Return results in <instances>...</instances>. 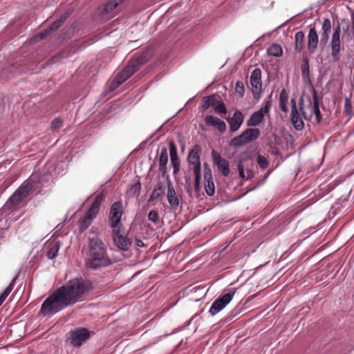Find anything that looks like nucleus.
<instances>
[{
    "label": "nucleus",
    "mask_w": 354,
    "mask_h": 354,
    "mask_svg": "<svg viewBox=\"0 0 354 354\" xmlns=\"http://www.w3.org/2000/svg\"><path fill=\"white\" fill-rule=\"evenodd\" d=\"M88 254L85 265L92 270H97L112 264V261L106 253V248L98 236H88Z\"/></svg>",
    "instance_id": "1"
},
{
    "label": "nucleus",
    "mask_w": 354,
    "mask_h": 354,
    "mask_svg": "<svg viewBox=\"0 0 354 354\" xmlns=\"http://www.w3.org/2000/svg\"><path fill=\"white\" fill-rule=\"evenodd\" d=\"M92 288L93 286L90 281L76 278L69 280L65 285L57 289L68 305L71 306L76 304L86 292Z\"/></svg>",
    "instance_id": "2"
},
{
    "label": "nucleus",
    "mask_w": 354,
    "mask_h": 354,
    "mask_svg": "<svg viewBox=\"0 0 354 354\" xmlns=\"http://www.w3.org/2000/svg\"><path fill=\"white\" fill-rule=\"evenodd\" d=\"M299 109L304 119L309 120L315 115L317 121L321 119L319 108V98L315 90L312 88V97L302 95L299 101Z\"/></svg>",
    "instance_id": "3"
},
{
    "label": "nucleus",
    "mask_w": 354,
    "mask_h": 354,
    "mask_svg": "<svg viewBox=\"0 0 354 354\" xmlns=\"http://www.w3.org/2000/svg\"><path fill=\"white\" fill-rule=\"evenodd\" d=\"M68 306V304L57 289L41 304L39 314L43 316L53 315Z\"/></svg>",
    "instance_id": "4"
},
{
    "label": "nucleus",
    "mask_w": 354,
    "mask_h": 354,
    "mask_svg": "<svg viewBox=\"0 0 354 354\" xmlns=\"http://www.w3.org/2000/svg\"><path fill=\"white\" fill-rule=\"evenodd\" d=\"M260 136V131L257 128H248L241 134L232 138L229 145L232 147L243 146L251 141L256 140Z\"/></svg>",
    "instance_id": "5"
},
{
    "label": "nucleus",
    "mask_w": 354,
    "mask_h": 354,
    "mask_svg": "<svg viewBox=\"0 0 354 354\" xmlns=\"http://www.w3.org/2000/svg\"><path fill=\"white\" fill-rule=\"evenodd\" d=\"M124 214V207L121 201L113 203L109 209V225L111 230L122 228L121 218Z\"/></svg>",
    "instance_id": "6"
},
{
    "label": "nucleus",
    "mask_w": 354,
    "mask_h": 354,
    "mask_svg": "<svg viewBox=\"0 0 354 354\" xmlns=\"http://www.w3.org/2000/svg\"><path fill=\"white\" fill-rule=\"evenodd\" d=\"M91 332L86 328H78L69 332L66 342L74 347L81 346L90 338Z\"/></svg>",
    "instance_id": "7"
},
{
    "label": "nucleus",
    "mask_w": 354,
    "mask_h": 354,
    "mask_svg": "<svg viewBox=\"0 0 354 354\" xmlns=\"http://www.w3.org/2000/svg\"><path fill=\"white\" fill-rule=\"evenodd\" d=\"M236 292L235 288H231L229 291L220 296L212 304L209 313L211 315H215L221 311L232 299Z\"/></svg>",
    "instance_id": "8"
},
{
    "label": "nucleus",
    "mask_w": 354,
    "mask_h": 354,
    "mask_svg": "<svg viewBox=\"0 0 354 354\" xmlns=\"http://www.w3.org/2000/svg\"><path fill=\"white\" fill-rule=\"evenodd\" d=\"M331 29V24L329 19H325L322 28V34L321 39L319 41V46L322 48L320 57L322 59V63L323 65L327 64V59H324V56L325 54V50H328L329 48V46H328V41L329 39V32Z\"/></svg>",
    "instance_id": "9"
},
{
    "label": "nucleus",
    "mask_w": 354,
    "mask_h": 354,
    "mask_svg": "<svg viewBox=\"0 0 354 354\" xmlns=\"http://www.w3.org/2000/svg\"><path fill=\"white\" fill-rule=\"evenodd\" d=\"M271 95H270L265 106L253 113L247 120L248 127H256L264 120L265 115L268 113L271 106Z\"/></svg>",
    "instance_id": "10"
},
{
    "label": "nucleus",
    "mask_w": 354,
    "mask_h": 354,
    "mask_svg": "<svg viewBox=\"0 0 354 354\" xmlns=\"http://www.w3.org/2000/svg\"><path fill=\"white\" fill-rule=\"evenodd\" d=\"M201 153V147L198 144L194 145L189 152L187 162L189 165L193 166L194 173L201 171V164L200 160Z\"/></svg>",
    "instance_id": "11"
},
{
    "label": "nucleus",
    "mask_w": 354,
    "mask_h": 354,
    "mask_svg": "<svg viewBox=\"0 0 354 354\" xmlns=\"http://www.w3.org/2000/svg\"><path fill=\"white\" fill-rule=\"evenodd\" d=\"M122 228L112 230V237L115 245L118 249L127 251L129 250L131 245V240L121 234Z\"/></svg>",
    "instance_id": "12"
},
{
    "label": "nucleus",
    "mask_w": 354,
    "mask_h": 354,
    "mask_svg": "<svg viewBox=\"0 0 354 354\" xmlns=\"http://www.w3.org/2000/svg\"><path fill=\"white\" fill-rule=\"evenodd\" d=\"M205 190L209 196H212L215 193V185L213 181L212 172L210 167L207 162L203 164Z\"/></svg>",
    "instance_id": "13"
},
{
    "label": "nucleus",
    "mask_w": 354,
    "mask_h": 354,
    "mask_svg": "<svg viewBox=\"0 0 354 354\" xmlns=\"http://www.w3.org/2000/svg\"><path fill=\"white\" fill-rule=\"evenodd\" d=\"M212 156L214 165L217 167L218 169L221 171L224 176H227L230 171L229 162L222 158L221 154L215 150L212 151Z\"/></svg>",
    "instance_id": "14"
},
{
    "label": "nucleus",
    "mask_w": 354,
    "mask_h": 354,
    "mask_svg": "<svg viewBox=\"0 0 354 354\" xmlns=\"http://www.w3.org/2000/svg\"><path fill=\"white\" fill-rule=\"evenodd\" d=\"M291 105V113H290V120L292 123L294 128L297 131H301L304 127V122L303 120L299 117V111L297 107V103L295 100L291 99L290 100Z\"/></svg>",
    "instance_id": "15"
},
{
    "label": "nucleus",
    "mask_w": 354,
    "mask_h": 354,
    "mask_svg": "<svg viewBox=\"0 0 354 354\" xmlns=\"http://www.w3.org/2000/svg\"><path fill=\"white\" fill-rule=\"evenodd\" d=\"M243 115L240 111H236L232 118H227L231 132H236L239 130L243 122Z\"/></svg>",
    "instance_id": "16"
},
{
    "label": "nucleus",
    "mask_w": 354,
    "mask_h": 354,
    "mask_svg": "<svg viewBox=\"0 0 354 354\" xmlns=\"http://www.w3.org/2000/svg\"><path fill=\"white\" fill-rule=\"evenodd\" d=\"M169 155L171 162L173 167V174H177L180 171V160L178 156L177 147L173 140H171L169 144Z\"/></svg>",
    "instance_id": "17"
},
{
    "label": "nucleus",
    "mask_w": 354,
    "mask_h": 354,
    "mask_svg": "<svg viewBox=\"0 0 354 354\" xmlns=\"http://www.w3.org/2000/svg\"><path fill=\"white\" fill-rule=\"evenodd\" d=\"M167 198L171 208L176 210L179 206V198L170 180L167 183Z\"/></svg>",
    "instance_id": "18"
},
{
    "label": "nucleus",
    "mask_w": 354,
    "mask_h": 354,
    "mask_svg": "<svg viewBox=\"0 0 354 354\" xmlns=\"http://www.w3.org/2000/svg\"><path fill=\"white\" fill-rule=\"evenodd\" d=\"M70 12H64L57 20L55 21L44 32H40L39 35L41 39L46 37L48 35L57 30L62 24L69 17Z\"/></svg>",
    "instance_id": "19"
},
{
    "label": "nucleus",
    "mask_w": 354,
    "mask_h": 354,
    "mask_svg": "<svg viewBox=\"0 0 354 354\" xmlns=\"http://www.w3.org/2000/svg\"><path fill=\"white\" fill-rule=\"evenodd\" d=\"M61 243L59 241L52 240L46 243V255L49 259H53L57 256L60 249Z\"/></svg>",
    "instance_id": "20"
},
{
    "label": "nucleus",
    "mask_w": 354,
    "mask_h": 354,
    "mask_svg": "<svg viewBox=\"0 0 354 354\" xmlns=\"http://www.w3.org/2000/svg\"><path fill=\"white\" fill-rule=\"evenodd\" d=\"M205 121L207 125L216 127L221 133H224L226 130L225 122L217 117L207 115Z\"/></svg>",
    "instance_id": "21"
},
{
    "label": "nucleus",
    "mask_w": 354,
    "mask_h": 354,
    "mask_svg": "<svg viewBox=\"0 0 354 354\" xmlns=\"http://www.w3.org/2000/svg\"><path fill=\"white\" fill-rule=\"evenodd\" d=\"M250 82L253 89L255 91H259L261 89V71L260 68H255L250 75Z\"/></svg>",
    "instance_id": "22"
},
{
    "label": "nucleus",
    "mask_w": 354,
    "mask_h": 354,
    "mask_svg": "<svg viewBox=\"0 0 354 354\" xmlns=\"http://www.w3.org/2000/svg\"><path fill=\"white\" fill-rule=\"evenodd\" d=\"M104 200V196L102 193L98 194L95 197L90 207L86 211L92 214L93 217H96L99 213L100 207Z\"/></svg>",
    "instance_id": "23"
},
{
    "label": "nucleus",
    "mask_w": 354,
    "mask_h": 354,
    "mask_svg": "<svg viewBox=\"0 0 354 354\" xmlns=\"http://www.w3.org/2000/svg\"><path fill=\"white\" fill-rule=\"evenodd\" d=\"M318 44V35L315 26L310 27L308 35V48L310 53L315 52Z\"/></svg>",
    "instance_id": "24"
},
{
    "label": "nucleus",
    "mask_w": 354,
    "mask_h": 354,
    "mask_svg": "<svg viewBox=\"0 0 354 354\" xmlns=\"http://www.w3.org/2000/svg\"><path fill=\"white\" fill-rule=\"evenodd\" d=\"M158 162L159 170L162 173V176H164L167 171V165L168 162V153L167 149L166 147H163L161 148L158 157Z\"/></svg>",
    "instance_id": "25"
},
{
    "label": "nucleus",
    "mask_w": 354,
    "mask_h": 354,
    "mask_svg": "<svg viewBox=\"0 0 354 354\" xmlns=\"http://www.w3.org/2000/svg\"><path fill=\"white\" fill-rule=\"evenodd\" d=\"M35 183L30 180H26L24 184H22L17 191L19 193V194L24 197V198H26L28 194L31 192L33 189Z\"/></svg>",
    "instance_id": "26"
},
{
    "label": "nucleus",
    "mask_w": 354,
    "mask_h": 354,
    "mask_svg": "<svg viewBox=\"0 0 354 354\" xmlns=\"http://www.w3.org/2000/svg\"><path fill=\"white\" fill-rule=\"evenodd\" d=\"M95 217H93L92 214L88 212H86L83 218L79 221V230L81 232H83L91 225L93 219Z\"/></svg>",
    "instance_id": "27"
},
{
    "label": "nucleus",
    "mask_w": 354,
    "mask_h": 354,
    "mask_svg": "<svg viewBox=\"0 0 354 354\" xmlns=\"http://www.w3.org/2000/svg\"><path fill=\"white\" fill-rule=\"evenodd\" d=\"M119 4L116 0H109L106 3L99 8L101 15H107L111 12Z\"/></svg>",
    "instance_id": "28"
},
{
    "label": "nucleus",
    "mask_w": 354,
    "mask_h": 354,
    "mask_svg": "<svg viewBox=\"0 0 354 354\" xmlns=\"http://www.w3.org/2000/svg\"><path fill=\"white\" fill-rule=\"evenodd\" d=\"M288 93L285 88H283L279 95V108L285 113H287L288 111Z\"/></svg>",
    "instance_id": "29"
},
{
    "label": "nucleus",
    "mask_w": 354,
    "mask_h": 354,
    "mask_svg": "<svg viewBox=\"0 0 354 354\" xmlns=\"http://www.w3.org/2000/svg\"><path fill=\"white\" fill-rule=\"evenodd\" d=\"M24 199V197L16 190L7 201L6 207L8 209H11L14 206L19 205Z\"/></svg>",
    "instance_id": "30"
},
{
    "label": "nucleus",
    "mask_w": 354,
    "mask_h": 354,
    "mask_svg": "<svg viewBox=\"0 0 354 354\" xmlns=\"http://www.w3.org/2000/svg\"><path fill=\"white\" fill-rule=\"evenodd\" d=\"M304 33L303 31H299L296 32L295 35V50L300 53L304 48Z\"/></svg>",
    "instance_id": "31"
},
{
    "label": "nucleus",
    "mask_w": 354,
    "mask_h": 354,
    "mask_svg": "<svg viewBox=\"0 0 354 354\" xmlns=\"http://www.w3.org/2000/svg\"><path fill=\"white\" fill-rule=\"evenodd\" d=\"M267 53L269 55L279 57L283 54V50L281 46L278 44H272L271 46L268 47L267 49Z\"/></svg>",
    "instance_id": "32"
},
{
    "label": "nucleus",
    "mask_w": 354,
    "mask_h": 354,
    "mask_svg": "<svg viewBox=\"0 0 354 354\" xmlns=\"http://www.w3.org/2000/svg\"><path fill=\"white\" fill-rule=\"evenodd\" d=\"M140 189L141 183L140 181H137L131 186L127 193L131 197H138L140 193Z\"/></svg>",
    "instance_id": "33"
},
{
    "label": "nucleus",
    "mask_w": 354,
    "mask_h": 354,
    "mask_svg": "<svg viewBox=\"0 0 354 354\" xmlns=\"http://www.w3.org/2000/svg\"><path fill=\"white\" fill-rule=\"evenodd\" d=\"M138 66L134 65L130 60L126 67L122 71L128 77H130L133 74L138 71Z\"/></svg>",
    "instance_id": "34"
},
{
    "label": "nucleus",
    "mask_w": 354,
    "mask_h": 354,
    "mask_svg": "<svg viewBox=\"0 0 354 354\" xmlns=\"http://www.w3.org/2000/svg\"><path fill=\"white\" fill-rule=\"evenodd\" d=\"M162 194V186L158 184L157 187L152 191V193L148 200V202H151L158 198Z\"/></svg>",
    "instance_id": "35"
},
{
    "label": "nucleus",
    "mask_w": 354,
    "mask_h": 354,
    "mask_svg": "<svg viewBox=\"0 0 354 354\" xmlns=\"http://www.w3.org/2000/svg\"><path fill=\"white\" fill-rule=\"evenodd\" d=\"M134 65L138 66V70L140 68L142 64L147 62V57L146 55H142L138 57L136 59L130 60Z\"/></svg>",
    "instance_id": "36"
},
{
    "label": "nucleus",
    "mask_w": 354,
    "mask_h": 354,
    "mask_svg": "<svg viewBox=\"0 0 354 354\" xmlns=\"http://www.w3.org/2000/svg\"><path fill=\"white\" fill-rule=\"evenodd\" d=\"M214 109L215 112L218 114L225 115L227 113L225 105L222 100H219L218 102L216 104V106Z\"/></svg>",
    "instance_id": "37"
},
{
    "label": "nucleus",
    "mask_w": 354,
    "mask_h": 354,
    "mask_svg": "<svg viewBox=\"0 0 354 354\" xmlns=\"http://www.w3.org/2000/svg\"><path fill=\"white\" fill-rule=\"evenodd\" d=\"M194 174V191L196 194H198L201 191V172H196Z\"/></svg>",
    "instance_id": "38"
},
{
    "label": "nucleus",
    "mask_w": 354,
    "mask_h": 354,
    "mask_svg": "<svg viewBox=\"0 0 354 354\" xmlns=\"http://www.w3.org/2000/svg\"><path fill=\"white\" fill-rule=\"evenodd\" d=\"M257 160L258 165L262 169H266V168L268 167V166H269L268 160L264 156H263L261 155H258Z\"/></svg>",
    "instance_id": "39"
},
{
    "label": "nucleus",
    "mask_w": 354,
    "mask_h": 354,
    "mask_svg": "<svg viewBox=\"0 0 354 354\" xmlns=\"http://www.w3.org/2000/svg\"><path fill=\"white\" fill-rule=\"evenodd\" d=\"M148 219L155 224L159 222V216L158 212L155 209L151 210L148 214Z\"/></svg>",
    "instance_id": "40"
},
{
    "label": "nucleus",
    "mask_w": 354,
    "mask_h": 354,
    "mask_svg": "<svg viewBox=\"0 0 354 354\" xmlns=\"http://www.w3.org/2000/svg\"><path fill=\"white\" fill-rule=\"evenodd\" d=\"M301 74L304 78L309 75V64L307 59H304L301 65Z\"/></svg>",
    "instance_id": "41"
},
{
    "label": "nucleus",
    "mask_w": 354,
    "mask_h": 354,
    "mask_svg": "<svg viewBox=\"0 0 354 354\" xmlns=\"http://www.w3.org/2000/svg\"><path fill=\"white\" fill-rule=\"evenodd\" d=\"M17 279V277H14L8 286V287L3 290V292L1 294L4 295V296L7 297L12 290Z\"/></svg>",
    "instance_id": "42"
},
{
    "label": "nucleus",
    "mask_w": 354,
    "mask_h": 354,
    "mask_svg": "<svg viewBox=\"0 0 354 354\" xmlns=\"http://www.w3.org/2000/svg\"><path fill=\"white\" fill-rule=\"evenodd\" d=\"M235 90L241 97L243 95L245 88L244 84L241 81H237L236 83Z\"/></svg>",
    "instance_id": "43"
},
{
    "label": "nucleus",
    "mask_w": 354,
    "mask_h": 354,
    "mask_svg": "<svg viewBox=\"0 0 354 354\" xmlns=\"http://www.w3.org/2000/svg\"><path fill=\"white\" fill-rule=\"evenodd\" d=\"M210 107H214L216 106V104L218 102L219 100L217 98V95L213 94L208 96H206Z\"/></svg>",
    "instance_id": "44"
},
{
    "label": "nucleus",
    "mask_w": 354,
    "mask_h": 354,
    "mask_svg": "<svg viewBox=\"0 0 354 354\" xmlns=\"http://www.w3.org/2000/svg\"><path fill=\"white\" fill-rule=\"evenodd\" d=\"M243 161H244V159L240 160L239 161L238 166H237L238 170H239V174L241 178H245V172H244V166L243 165Z\"/></svg>",
    "instance_id": "45"
},
{
    "label": "nucleus",
    "mask_w": 354,
    "mask_h": 354,
    "mask_svg": "<svg viewBox=\"0 0 354 354\" xmlns=\"http://www.w3.org/2000/svg\"><path fill=\"white\" fill-rule=\"evenodd\" d=\"M351 109H352V105H351V100H348V98H346L345 102H344V112L347 115H350L352 113Z\"/></svg>",
    "instance_id": "46"
},
{
    "label": "nucleus",
    "mask_w": 354,
    "mask_h": 354,
    "mask_svg": "<svg viewBox=\"0 0 354 354\" xmlns=\"http://www.w3.org/2000/svg\"><path fill=\"white\" fill-rule=\"evenodd\" d=\"M121 84L118 80L115 77L113 81L110 83L108 87L109 91H113L115 89H116Z\"/></svg>",
    "instance_id": "47"
},
{
    "label": "nucleus",
    "mask_w": 354,
    "mask_h": 354,
    "mask_svg": "<svg viewBox=\"0 0 354 354\" xmlns=\"http://www.w3.org/2000/svg\"><path fill=\"white\" fill-rule=\"evenodd\" d=\"M62 126V121L59 118L53 120L51 122V127L53 129H58Z\"/></svg>",
    "instance_id": "48"
},
{
    "label": "nucleus",
    "mask_w": 354,
    "mask_h": 354,
    "mask_svg": "<svg viewBox=\"0 0 354 354\" xmlns=\"http://www.w3.org/2000/svg\"><path fill=\"white\" fill-rule=\"evenodd\" d=\"M339 35H340V28L338 26L335 32H333V48H335V43L339 42Z\"/></svg>",
    "instance_id": "49"
},
{
    "label": "nucleus",
    "mask_w": 354,
    "mask_h": 354,
    "mask_svg": "<svg viewBox=\"0 0 354 354\" xmlns=\"http://www.w3.org/2000/svg\"><path fill=\"white\" fill-rule=\"evenodd\" d=\"M115 78L120 82V83L122 84L123 82H124L129 77L122 71L118 74L115 76Z\"/></svg>",
    "instance_id": "50"
},
{
    "label": "nucleus",
    "mask_w": 354,
    "mask_h": 354,
    "mask_svg": "<svg viewBox=\"0 0 354 354\" xmlns=\"http://www.w3.org/2000/svg\"><path fill=\"white\" fill-rule=\"evenodd\" d=\"M209 107H210V106H209V102H208L207 97H203L202 103L201 105V109L203 111H205L207 109H209Z\"/></svg>",
    "instance_id": "51"
},
{
    "label": "nucleus",
    "mask_w": 354,
    "mask_h": 354,
    "mask_svg": "<svg viewBox=\"0 0 354 354\" xmlns=\"http://www.w3.org/2000/svg\"><path fill=\"white\" fill-rule=\"evenodd\" d=\"M340 50V44L339 42L335 43V49L333 48V59H336L335 57L337 54L339 52Z\"/></svg>",
    "instance_id": "52"
},
{
    "label": "nucleus",
    "mask_w": 354,
    "mask_h": 354,
    "mask_svg": "<svg viewBox=\"0 0 354 354\" xmlns=\"http://www.w3.org/2000/svg\"><path fill=\"white\" fill-rule=\"evenodd\" d=\"M272 138H273L274 143L275 145H281L282 140L280 137H279L278 136H277L275 134H273Z\"/></svg>",
    "instance_id": "53"
},
{
    "label": "nucleus",
    "mask_w": 354,
    "mask_h": 354,
    "mask_svg": "<svg viewBox=\"0 0 354 354\" xmlns=\"http://www.w3.org/2000/svg\"><path fill=\"white\" fill-rule=\"evenodd\" d=\"M271 153L277 156H280L281 155L280 149L277 147L272 148Z\"/></svg>",
    "instance_id": "54"
},
{
    "label": "nucleus",
    "mask_w": 354,
    "mask_h": 354,
    "mask_svg": "<svg viewBox=\"0 0 354 354\" xmlns=\"http://www.w3.org/2000/svg\"><path fill=\"white\" fill-rule=\"evenodd\" d=\"M246 174H247V176H246L247 179H251L254 176V171L252 169H250L246 170Z\"/></svg>",
    "instance_id": "55"
},
{
    "label": "nucleus",
    "mask_w": 354,
    "mask_h": 354,
    "mask_svg": "<svg viewBox=\"0 0 354 354\" xmlns=\"http://www.w3.org/2000/svg\"><path fill=\"white\" fill-rule=\"evenodd\" d=\"M98 233V229L97 227H93L91 229V231H90V234H93V235H95L94 236H98L97 234Z\"/></svg>",
    "instance_id": "56"
},
{
    "label": "nucleus",
    "mask_w": 354,
    "mask_h": 354,
    "mask_svg": "<svg viewBox=\"0 0 354 354\" xmlns=\"http://www.w3.org/2000/svg\"><path fill=\"white\" fill-rule=\"evenodd\" d=\"M136 245L138 247H144L145 244L141 240H136Z\"/></svg>",
    "instance_id": "57"
},
{
    "label": "nucleus",
    "mask_w": 354,
    "mask_h": 354,
    "mask_svg": "<svg viewBox=\"0 0 354 354\" xmlns=\"http://www.w3.org/2000/svg\"><path fill=\"white\" fill-rule=\"evenodd\" d=\"M7 297L4 296V295L1 294L0 295V306L3 303V301L6 300Z\"/></svg>",
    "instance_id": "58"
},
{
    "label": "nucleus",
    "mask_w": 354,
    "mask_h": 354,
    "mask_svg": "<svg viewBox=\"0 0 354 354\" xmlns=\"http://www.w3.org/2000/svg\"><path fill=\"white\" fill-rule=\"evenodd\" d=\"M328 68H329V67L328 68H325V70H326L325 73H326V70L328 69Z\"/></svg>",
    "instance_id": "59"
},
{
    "label": "nucleus",
    "mask_w": 354,
    "mask_h": 354,
    "mask_svg": "<svg viewBox=\"0 0 354 354\" xmlns=\"http://www.w3.org/2000/svg\"><path fill=\"white\" fill-rule=\"evenodd\" d=\"M184 147H185V145H183V146L182 147V150H183V149H184Z\"/></svg>",
    "instance_id": "60"
}]
</instances>
